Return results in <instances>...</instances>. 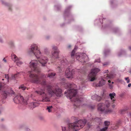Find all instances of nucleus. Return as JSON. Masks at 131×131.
Returning <instances> with one entry per match:
<instances>
[{
    "label": "nucleus",
    "instance_id": "1",
    "mask_svg": "<svg viewBox=\"0 0 131 131\" xmlns=\"http://www.w3.org/2000/svg\"><path fill=\"white\" fill-rule=\"evenodd\" d=\"M45 75H42V77H40L36 74L31 73L29 75L30 81L32 83L40 84L43 86V89H41L35 92L42 95V102H49L51 97H60L62 94V90L59 88L53 89L50 85H47L46 80L42 78Z\"/></svg>",
    "mask_w": 131,
    "mask_h": 131
},
{
    "label": "nucleus",
    "instance_id": "2",
    "mask_svg": "<svg viewBox=\"0 0 131 131\" xmlns=\"http://www.w3.org/2000/svg\"><path fill=\"white\" fill-rule=\"evenodd\" d=\"M39 46V45L38 44L34 43L31 45L28 50V52L29 53L34 54L38 59V61L33 60L30 62V67L31 70L28 72L29 75L31 73L34 74L33 72H39L40 71L39 67L40 63L42 66H45L48 60L47 57L42 55V53L40 51Z\"/></svg>",
    "mask_w": 131,
    "mask_h": 131
},
{
    "label": "nucleus",
    "instance_id": "3",
    "mask_svg": "<svg viewBox=\"0 0 131 131\" xmlns=\"http://www.w3.org/2000/svg\"><path fill=\"white\" fill-rule=\"evenodd\" d=\"M67 85L69 89L65 91L64 94H66L68 99H71V101L74 102V105L77 107H78L81 105L82 102L83 101L81 97H74L77 93V90L74 89L75 88L76 85L73 83H68L66 84Z\"/></svg>",
    "mask_w": 131,
    "mask_h": 131
},
{
    "label": "nucleus",
    "instance_id": "4",
    "mask_svg": "<svg viewBox=\"0 0 131 131\" xmlns=\"http://www.w3.org/2000/svg\"><path fill=\"white\" fill-rule=\"evenodd\" d=\"M52 51H51L52 57L56 59V62L54 63L57 66V69L58 70L59 72L64 70V68L66 67L68 65L69 62L66 59L64 58L62 60L60 61L59 56V54L60 51L58 47L53 45L52 46Z\"/></svg>",
    "mask_w": 131,
    "mask_h": 131
},
{
    "label": "nucleus",
    "instance_id": "5",
    "mask_svg": "<svg viewBox=\"0 0 131 131\" xmlns=\"http://www.w3.org/2000/svg\"><path fill=\"white\" fill-rule=\"evenodd\" d=\"M72 118L74 119L75 122L69 124L68 128L65 126H62V131H68V130L70 131H77L83 128L86 122L85 119L78 120L77 117L74 116H72Z\"/></svg>",
    "mask_w": 131,
    "mask_h": 131
},
{
    "label": "nucleus",
    "instance_id": "6",
    "mask_svg": "<svg viewBox=\"0 0 131 131\" xmlns=\"http://www.w3.org/2000/svg\"><path fill=\"white\" fill-rule=\"evenodd\" d=\"M110 105V104L109 101L108 100L106 101L105 104L103 103L99 104L98 105L97 110L99 112L101 113H104L106 114L108 113H110L112 112L111 110H106L105 106H106L107 108Z\"/></svg>",
    "mask_w": 131,
    "mask_h": 131
},
{
    "label": "nucleus",
    "instance_id": "7",
    "mask_svg": "<svg viewBox=\"0 0 131 131\" xmlns=\"http://www.w3.org/2000/svg\"><path fill=\"white\" fill-rule=\"evenodd\" d=\"M72 6L70 5L66 7L64 14V17L65 20H69L68 23H69L74 20L73 16L70 12V11Z\"/></svg>",
    "mask_w": 131,
    "mask_h": 131
},
{
    "label": "nucleus",
    "instance_id": "8",
    "mask_svg": "<svg viewBox=\"0 0 131 131\" xmlns=\"http://www.w3.org/2000/svg\"><path fill=\"white\" fill-rule=\"evenodd\" d=\"M100 71V69L98 68H95L91 69L90 73L88 75L89 79L90 81H93L95 80L97 74Z\"/></svg>",
    "mask_w": 131,
    "mask_h": 131
},
{
    "label": "nucleus",
    "instance_id": "9",
    "mask_svg": "<svg viewBox=\"0 0 131 131\" xmlns=\"http://www.w3.org/2000/svg\"><path fill=\"white\" fill-rule=\"evenodd\" d=\"M75 57L77 60L81 62H85L88 59V56L85 53H76L75 54Z\"/></svg>",
    "mask_w": 131,
    "mask_h": 131
},
{
    "label": "nucleus",
    "instance_id": "10",
    "mask_svg": "<svg viewBox=\"0 0 131 131\" xmlns=\"http://www.w3.org/2000/svg\"><path fill=\"white\" fill-rule=\"evenodd\" d=\"M13 100L15 103L16 104H27V100L24 99L23 97L20 94H18L15 96L13 99Z\"/></svg>",
    "mask_w": 131,
    "mask_h": 131
},
{
    "label": "nucleus",
    "instance_id": "11",
    "mask_svg": "<svg viewBox=\"0 0 131 131\" xmlns=\"http://www.w3.org/2000/svg\"><path fill=\"white\" fill-rule=\"evenodd\" d=\"M102 28L103 29L107 28L110 30L112 32L114 33L117 34L120 31V30L118 28L113 27L111 26L110 24L102 25Z\"/></svg>",
    "mask_w": 131,
    "mask_h": 131
},
{
    "label": "nucleus",
    "instance_id": "12",
    "mask_svg": "<svg viewBox=\"0 0 131 131\" xmlns=\"http://www.w3.org/2000/svg\"><path fill=\"white\" fill-rule=\"evenodd\" d=\"M74 71L73 70H71L70 67H68L65 71V75L66 77L69 79H71L74 76Z\"/></svg>",
    "mask_w": 131,
    "mask_h": 131
},
{
    "label": "nucleus",
    "instance_id": "13",
    "mask_svg": "<svg viewBox=\"0 0 131 131\" xmlns=\"http://www.w3.org/2000/svg\"><path fill=\"white\" fill-rule=\"evenodd\" d=\"M12 59L15 62H16V65L19 67L23 63V62L20 61L21 59L18 58L15 54H12L11 55Z\"/></svg>",
    "mask_w": 131,
    "mask_h": 131
},
{
    "label": "nucleus",
    "instance_id": "14",
    "mask_svg": "<svg viewBox=\"0 0 131 131\" xmlns=\"http://www.w3.org/2000/svg\"><path fill=\"white\" fill-rule=\"evenodd\" d=\"M105 18H103L102 16H99L98 18L96 19L94 21V24L95 25L101 26L102 24V21H104Z\"/></svg>",
    "mask_w": 131,
    "mask_h": 131
},
{
    "label": "nucleus",
    "instance_id": "15",
    "mask_svg": "<svg viewBox=\"0 0 131 131\" xmlns=\"http://www.w3.org/2000/svg\"><path fill=\"white\" fill-rule=\"evenodd\" d=\"M91 120L95 122L99 125H101L103 123L102 120L103 119L102 118L96 117L94 118H91Z\"/></svg>",
    "mask_w": 131,
    "mask_h": 131
},
{
    "label": "nucleus",
    "instance_id": "16",
    "mask_svg": "<svg viewBox=\"0 0 131 131\" xmlns=\"http://www.w3.org/2000/svg\"><path fill=\"white\" fill-rule=\"evenodd\" d=\"M0 1L2 2V3L4 5L7 6L8 7V9L9 10H12V5L11 4L4 2L3 0H0Z\"/></svg>",
    "mask_w": 131,
    "mask_h": 131
},
{
    "label": "nucleus",
    "instance_id": "17",
    "mask_svg": "<svg viewBox=\"0 0 131 131\" xmlns=\"http://www.w3.org/2000/svg\"><path fill=\"white\" fill-rule=\"evenodd\" d=\"M115 76V74H112V73H110L109 74H106V75H105L104 76V79L107 80L114 78Z\"/></svg>",
    "mask_w": 131,
    "mask_h": 131
},
{
    "label": "nucleus",
    "instance_id": "18",
    "mask_svg": "<svg viewBox=\"0 0 131 131\" xmlns=\"http://www.w3.org/2000/svg\"><path fill=\"white\" fill-rule=\"evenodd\" d=\"M115 76V74H112V73H110L109 74H106V75H105L104 76V79L107 80L114 78Z\"/></svg>",
    "mask_w": 131,
    "mask_h": 131
},
{
    "label": "nucleus",
    "instance_id": "19",
    "mask_svg": "<svg viewBox=\"0 0 131 131\" xmlns=\"http://www.w3.org/2000/svg\"><path fill=\"white\" fill-rule=\"evenodd\" d=\"M126 54V52L125 50L124 49H121L120 51L118 53V56L120 57L122 55L125 56Z\"/></svg>",
    "mask_w": 131,
    "mask_h": 131
},
{
    "label": "nucleus",
    "instance_id": "20",
    "mask_svg": "<svg viewBox=\"0 0 131 131\" xmlns=\"http://www.w3.org/2000/svg\"><path fill=\"white\" fill-rule=\"evenodd\" d=\"M91 98V99L93 100H96L99 101H100L101 99V97L98 96L96 94L93 95Z\"/></svg>",
    "mask_w": 131,
    "mask_h": 131
},
{
    "label": "nucleus",
    "instance_id": "21",
    "mask_svg": "<svg viewBox=\"0 0 131 131\" xmlns=\"http://www.w3.org/2000/svg\"><path fill=\"white\" fill-rule=\"evenodd\" d=\"M109 95L112 102L114 103L115 100V99L114 97L116 95L115 93L114 92H113L110 94Z\"/></svg>",
    "mask_w": 131,
    "mask_h": 131
},
{
    "label": "nucleus",
    "instance_id": "22",
    "mask_svg": "<svg viewBox=\"0 0 131 131\" xmlns=\"http://www.w3.org/2000/svg\"><path fill=\"white\" fill-rule=\"evenodd\" d=\"M23 72H18L17 73L13 75L12 74L11 75V77L10 78V80H15L16 79L17 77V75L19 74H21V73H23Z\"/></svg>",
    "mask_w": 131,
    "mask_h": 131
},
{
    "label": "nucleus",
    "instance_id": "23",
    "mask_svg": "<svg viewBox=\"0 0 131 131\" xmlns=\"http://www.w3.org/2000/svg\"><path fill=\"white\" fill-rule=\"evenodd\" d=\"M78 47L76 46H75L74 49L72 50L71 54V56L72 58L73 59V61L74 60V57H75L74 54L75 52V50L77 49ZM73 61L71 62L72 63H73Z\"/></svg>",
    "mask_w": 131,
    "mask_h": 131
},
{
    "label": "nucleus",
    "instance_id": "24",
    "mask_svg": "<svg viewBox=\"0 0 131 131\" xmlns=\"http://www.w3.org/2000/svg\"><path fill=\"white\" fill-rule=\"evenodd\" d=\"M39 105V104L37 102H32L30 104L29 106L31 109H33L35 107L38 106Z\"/></svg>",
    "mask_w": 131,
    "mask_h": 131
},
{
    "label": "nucleus",
    "instance_id": "25",
    "mask_svg": "<svg viewBox=\"0 0 131 131\" xmlns=\"http://www.w3.org/2000/svg\"><path fill=\"white\" fill-rule=\"evenodd\" d=\"M106 81L103 79L100 81L99 83L97 84V85L99 86H102L104 85Z\"/></svg>",
    "mask_w": 131,
    "mask_h": 131
},
{
    "label": "nucleus",
    "instance_id": "26",
    "mask_svg": "<svg viewBox=\"0 0 131 131\" xmlns=\"http://www.w3.org/2000/svg\"><path fill=\"white\" fill-rule=\"evenodd\" d=\"M8 43L11 48H14L15 47L14 41L13 40H10L8 42Z\"/></svg>",
    "mask_w": 131,
    "mask_h": 131
},
{
    "label": "nucleus",
    "instance_id": "27",
    "mask_svg": "<svg viewBox=\"0 0 131 131\" xmlns=\"http://www.w3.org/2000/svg\"><path fill=\"white\" fill-rule=\"evenodd\" d=\"M10 93L7 91H4L3 92L2 94L3 96L4 99H6L7 95H9Z\"/></svg>",
    "mask_w": 131,
    "mask_h": 131
},
{
    "label": "nucleus",
    "instance_id": "28",
    "mask_svg": "<svg viewBox=\"0 0 131 131\" xmlns=\"http://www.w3.org/2000/svg\"><path fill=\"white\" fill-rule=\"evenodd\" d=\"M53 109V107L52 106H47L46 110L49 113H51L52 112V110Z\"/></svg>",
    "mask_w": 131,
    "mask_h": 131
},
{
    "label": "nucleus",
    "instance_id": "29",
    "mask_svg": "<svg viewBox=\"0 0 131 131\" xmlns=\"http://www.w3.org/2000/svg\"><path fill=\"white\" fill-rule=\"evenodd\" d=\"M110 50L109 48L107 49H105L104 50V54L105 56H106L108 54L110 53Z\"/></svg>",
    "mask_w": 131,
    "mask_h": 131
},
{
    "label": "nucleus",
    "instance_id": "30",
    "mask_svg": "<svg viewBox=\"0 0 131 131\" xmlns=\"http://www.w3.org/2000/svg\"><path fill=\"white\" fill-rule=\"evenodd\" d=\"M61 7V6L60 4H58L54 6V8L56 10H58L60 9Z\"/></svg>",
    "mask_w": 131,
    "mask_h": 131
},
{
    "label": "nucleus",
    "instance_id": "31",
    "mask_svg": "<svg viewBox=\"0 0 131 131\" xmlns=\"http://www.w3.org/2000/svg\"><path fill=\"white\" fill-rule=\"evenodd\" d=\"M115 82L118 83H123L124 81L122 79H117L115 80Z\"/></svg>",
    "mask_w": 131,
    "mask_h": 131
},
{
    "label": "nucleus",
    "instance_id": "32",
    "mask_svg": "<svg viewBox=\"0 0 131 131\" xmlns=\"http://www.w3.org/2000/svg\"><path fill=\"white\" fill-rule=\"evenodd\" d=\"M44 51L45 53L47 55H48L49 53L48 49L47 47L45 48Z\"/></svg>",
    "mask_w": 131,
    "mask_h": 131
},
{
    "label": "nucleus",
    "instance_id": "33",
    "mask_svg": "<svg viewBox=\"0 0 131 131\" xmlns=\"http://www.w3.org/2000/svg\"><path fill=\"white\" fill-rule=\"evenodd\" d=\"M55 73H51L48 74V77L50 78H53L55 75Z\"/></svg>",
    "mask_w": 131,
    "mask_h": 131
},
{
    "label": "nucleus",
    "instance_id": "34",
    "mask_svg": "<svg viewBox=\"0 0 131 131\" xmlns=\"http://www.w3.org/2000/svg\"><path fill=\"white\" fill-rule=\"evenodd\" d=\"M85 85L84 84V83H82V84L80 85L79 86V89L82 90L83 89V88H85Z\"/></svg>",
    "mask_w": 131,
    "mask_h": 131
},
{
    "label": "nucleus",
    "instance_id": "35",
    "mask_svg": "<svg viewBox=\"0 0 131 131\" xmlns=\"http://www.w3.org/2000/svg\"><path fill=\"white\" fill-rule=\"evenodd\" d=\"M19 88L24 91L26 89V87L24 85H22L19 87Z\"/></svg>",
    "mask_w": 131,
    "mask_h": 131
},
{
    "label": "nucleus",
    "instance_id": "36",
    "mask_svg": "<svg viewBox=\"0 0 131 131\" xmlns=\"http://www.w3.org/2000/svg\"><path fill=\"white\" fill-rule=\"evenodd\" d=\"M110 124V123L109 121H105L104 122V124L106 126H107L108 125H109Z\"/></svg>",
    "mask_w": 131,
    "mask_h": 131
},
{
    "label": "nucleus",
    "instance_id": "37",
    "mask_svg": "<svg viewBox=\"0 0 131 131\" xmlns=\"http://www.w3.org/2000/svg\"><path fill=\"white\" fill-rule=\"evenodd\" d=\"M108 85L109 88L111 89H112L113 88V85L111 83H109L108 84Z\"/></svg>",
    "mask_w": 131,
    "mask_h": 131
},
{
    "label": "nucleus",
    "instance_id": "38",
    "mask_svg": "<svg viewBox=\"0 0 131 131\" xmlns=\"http://www.w3.org/2000/svg\"><path fill=\"white\" fill-rule=\"evenodd\" d=\"M5 78L7 79L8 82H9V80L10 79L9 77L8 74H5Z\"/></svg>",
    "mask_w": 131,
    "mask_h": 131
},
{
    "label": "nucleus",
    "instance_id": "39",
    "mask_svg": "<svg viewBox=\"0 0 131 131\" xmlns=\"http://www.w3.org/2000/svg\"><path fill=\"white\" fill-rule=\"evenodd\" d=\"M125 111V110L124 109L121 110L119 111V113L121 114H123Z\"/></svg>",
    "mask_w": 131,
    "mask_h": 131
},
{
    "label": "nucleus",
    "instance_id": "40",
    "mask_svg": "<svg viewBox=\"0 0 131 131\" xmlns=\"http://www.w3.org/2000/svg\"><path fill=\"white\" fill-rule=\"evenodd\" d=\"M0 43H4L3 37L1 36H0Z\"/></svg>",
    "mask_w": 131,
    "mask_h": 131
},
{
    "label": "nucleus",
    "instance_id": "41",
    "mask_svg": "<svg viewBox=\"0 0 131 131\" xmlns=\"http://www.w3.org/2000/svg\"><path fill=\"white\" fill-rule=\"evenodd\" d=\"M109 64V62H104V63H103V66H107V65H108Z\"/></svg>",
    "mask_w": 131,
    "mask_h": 131
},
{
    "label": "nucleus",
    "instance_id": "42",
    "mask_svg": "<svg viewBox=\"0 0 131 131\" xmlns=\"http://www.w3.org/2000/svg\"><path fill=\"white\" fill-rule=\"evenodd\" d=\"M121 121L119 120L117 122V123L116 124V126L117 127H118V125L120 124H121Z\"/></svg>",
    "mask_w": 131,
    "mask_h": 131
},
{
    "label": "nucleus",
    "instance_id": "43",
    "mask_svg": "<svg viewBox=\"0 0 131 131\" xmlns=\"http://www.w3.org/2000/svg\"><path fill=\"white\" fill-rule=\"evenodd\" d=\"M125 80L127 81V83H128L130 82V80L129 79V78L128 77L126 78H125Z\"/></svg>",
    "mask_w": 131,
    "mask_h": 131
},
{
    "label": "nucleus",
    "instance_id": "44",
    "mask_svg": "<svg viewBox=\"0 0 131 131\" xmlns=\"http://www.w3.org/2000/svg\"><path fill=\"white\" fill-rule=\"evenodd\" d=\"M109 71L108 70H104L103 72V73L104 74H107L108 73Z\"/></svg>",
    "mask_w": 131,
    "mask_h": 131
},
{
    "label": "nucleus",
    "instance_id": "45",
    "mask_svg": "<svg viewBox=\"0 0 131 131\" xmlns=\"http://www.w3.org/2000/svg\"><path fill=\"white\" fill-rule=\"evenodd\" d=\"M100 62V58H99L98 59H95V62Z\"/></svg>",
    "mask_w": 131,
    "mask_h": 131
},
{
    "label": "nucleus",
    "instance_id": "46",
    "mask_svg": "<svg viewBox=\"0 0 131 131\" xmlns=\"http://www.w3.org/2000/svg\"><path fill=\"white\" fill-rule=\"evenodd\" d=\"M3 109L2 107L0 108V114H1L3 111Z\"/></svg>",
    "mask_w": 131,
    "mask_h": 131
},
{
    "label": "nucleus",
    "instance_id": "47",
    "mask_svg": "<svg viewBox=\"0 0 131 131\" xmlns=\"http://www.w3.org/2000/svg\"><path fill=\"white\" fill-rule=\"evenodd\" d=\"M50 38V36H47L46 37V38L48 40Z\"/></svg>",
    "mask_w": 131,
    "mask_h": 131
},
{
    "label": "nucleus",
    "instance_id": "48",
    "mask_svg": "<svg viewBox=\"0 0 131 131\" xmlns=\"http://www.w3.org/2000/svg\"><path fill=\"white\" fill-rule=\"evenodd\" d=\"M87 125H88V127L89 128H91V126H92L91 124H90L89 123H88V124H87Z\"/></svg>",
    "mask_w": 131,
    "mask_h": 131
},
{
    "label": "nucleus",
    "instance_id": "49",
    "mask_svg": "<svg viewBox=\"0 0 131 131\" xmlns=\"http://www.w3.org/2000/svg\"><path fill=\"white\" fill-rule=\"evenodd\" d=\"M39 118L41 119V120H43V118H44V117H43L42 116H40L39 117Z\"/></svg>",
    "mask_w": 131,
    "mask_h": 131
},
{
    "label": "nucleus",
    "instance_id": "50",
    "mask_svg": "<svg viewBox=\"0 0 131 131\" xmlns=\"http://www.w3.org/2000/svg\"><path fill=\"white\" fill-rule=\"evenodd\" d=\"M3 85L2 84V83L0 82V90H1V89Z\"/></svg>",
    "mask_w": 131,
    "mask_h": 131
},
{
    "label": "nucleus",
    "instance_id": "51",
    "mask_svg": "<svg viewBox=\"0 0 131 131\" xmlns=\"http://www.w3.org/2000/svg\"><path fill=\"white\" fill-rule=\"evenodd\" d=\"M32 37V36L31 35H28V38L29 39H30Z\"/></svg>",
    "mask_w": 131,
    "mask_h": 131
},
{
    "label": "nucleus",
    "instance_id": "52",
    "mask_svg": "<svg viewBox=\"0 0 131 131\" xmlns=\"http://www.w3.org/2000/svg\"><path fill=\"white\" fill-rule=\"evenodd\" d=\"M3 61H4L5 62H6L7 60H6L5 59V58H4V59H3Z\"/></svg>",
    "mask_w": 131,
    "mask_h": 131
},
{
    "label": "nucleus",
    "instance_id": "53",
    "mask_svg": "<svg viewBox=\"0 0 131 131\" xmlns=\"http://www.w3.org/2000/svg\"><path fill=\"white\" fill-rule=\"evenodd\" d=\"M114 1H111V4L112 5H113V3H114Z\"/></svg>",
    "mask_w": 131,
    "mask_h": 131
},
{
    "label": "nucleus",
    "instance_id": "54",
    "mask_svg": "<svg viewBox=\"0 0 131 131\" xmlns=\"http://www.w3.org/2000/svg\"><path fill=\"white\" fill-rule=\"evenodd\" d=\"M128 115L129 117H131V112L129 113L128 114Z\"/></svg>",
    "mask_w": 131,
    "mask_h": 131
},
{
    "label": "nucleus",
    "instance_id": "55",
    "mask_svg": "<svg viewBox=\"0 0 131 131\" xmlns=\"http://www.w3.org/2000/svg\"><path fill=\"white\" fill-rule=\"evenodd\" d=\"M131 86V83H129L128 85V87H130Z\"/></svg>",
    "mask_w": 131,
    "mask_h": 131
},
{
    "label": "nucleus",
    "instance_id": "56",
    "mask_svg": "<svg viewBox=\"0 0 131 131\" xmlns=\"http://www.w3.org/2000/svg\"><path fill=\"white\" fill-rule=\"evenodd\" d=\"M90 107L92 109H93L94 108V106H90Z\"/></svg>",
    "mask_w": 131,
    "mask_h": 131
},
{
    "label": "nucleus",
    "instance_id": "57",
    "mask_svg": "<svg viewBox=\"0 0 131 131\" xmlns=\"http://www.w3.org/2000/svg\"><path fill=\"white\" fill-rule=\"evenodd\" d=\"M71 47V46L70 45H69L68 46V48H70Z\"/></svg>",
    "mask_w": 131,
    "mask_h": 131
},
{
    "label": "nucleus",
    "instance_id": "58",
    "mask_svg": "<svg viewBox=\"0 0 131 131\" xmlns=\"http://www.w3.org/2000/svg\"><path fill=\"white\" fill-rule=\"evenodd\" d=\"M128 49L130 51H131V46H129L128 47Z\"/></svg>",
    "mask_w": 131,
    "mask_h": 131
},
{
    "label": "nucleus",
    "instance_id": "59",
    "mask_svg": "<svg viewBox=\"0 0 131 131\" xmlns=\"http://www.w3.org/2000/svg\"><path fill=\"white\" fill-rule=\"evenodd\" d=\"M112 108H114V107H115V106H114V105H112Z\"/></svg>",
    "mask_w": 131,
    "mask_h": 131
},
{
    "label": "nucleus",
    "instance_id": "60",
    "mask_svg": "<svg viewBox=\"0 0 131 131\" xmlns=\"http://www.w3.org/2000/svg\"><path fill=\"white\" fill-rule=\"evenodd\" d=\"M129 73L131 74V68L130 70Z\"/></svg>",
    "mask_w": 131,
    "mask_h": 131
},
{
    "label": "nucleus",
    "instance_id": "61",
    "mask_svg": "<svg viewBox=\"0 0 131 131\" xmlns=\"http://www.w3.org/2000/svg\"><path fill=\"white\" fill-rule=\"evenodd\" d=\"M64 23H63L61 25V26H63L64 25Z\"/></svg>",
    "mask_w": 131,
    "mask_h": 131
},
{
    "label": "nucleus",
    "instance_id": "62",
    "mask_svg": "<svg viewBox=\"0 0 131 131\" xmlns=\"http://www.w3.org/2000/svg\"><path fill=\"white\" fill-rule=\"evenodd\" d=\"M108 82L109 83H110L111 82V81L110 80H108Z\"/></svg>",
    "mask_w": 131,
    "mask_h": 131
},
{
    "label": "nucleus",
    "instance_id": "63",
    "mask_svg": "<svg viewBox=\"0 0 131 131\" xmlns=\"http://www.w3.org/2000/svg\"><path fill=\"white\" fill-rule=\"evenodd\" d=\"M65 79L64 78H63L62 79V80L64 81V82H65Z\"/></svg>",
    "mask_w": 131,
    "mask_h": 131
},
{
    "label": "nucleus",
    "instance_id": "64",
    "mask_svg": "<svg viewBox=\"0 0 131 131\" xmlns=\"http://www.w3.org/2000/svg\"><path fill=\"white\" fill-rule=\"evenodd\" d=\"M114 83V82H112V83H111V84H113V83Z\"/></svg>",
    "mask_w": 131,
    "mask_h": 131
}]
</instances>
